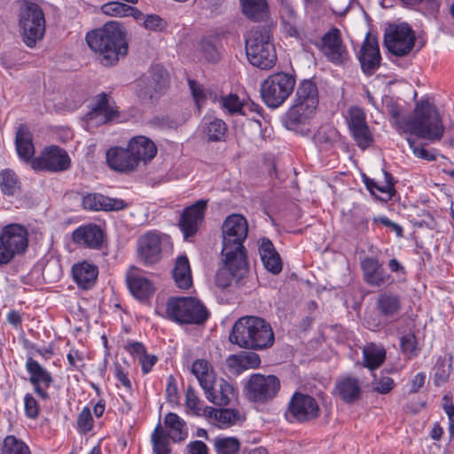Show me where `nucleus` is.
Segmentation results:
<instances>
[{
	"mask_svg": "<svg viewBox=\"0 0 454 454\" xmlns=\"http://www.w3.org/2000/svg\"><path fill=\"white\" fill-rule=\"evenodd\" d=\"M168 317L181 325H200L208 317L204 304L192 297H172L167 302Z\"/></svg>",
	"mask_w": 454,
	"mask_h": 454,
	"instance_id": "0eeeda50",
	"label": "nucleus"
},
{
	"mask_svg": "<svg viewBox=\"0 0 454 454\" xmlns=\"http://www.w3.org/2000/svg\"><path fill=\"white\" fill-rule=\"evenodd\" d=\"M169 436L160 425L156 427L152 434V442L155 454H169Z\"/></svg>",
	"mask_w": 454,
	"mask_h": 454,
	"instance_id": "a18cd8bd",
	"label": "nucleus"
},
{
	"mask_svg": "<svg viewBox=\"0 0 454 454\" xmlns=\"http://www.w3.org/2000/svg\"><path fill=\"white\" fill-rule=\"evenodd\" d=\"M280 388L279 380L274 375L254 373L250 376L246 391L249 400L266 403L273 399Z\"/></svg>",
	"mask_w": 454,
	"mask_h": 454,
	"instance_id": "ddd939ff",
	"label": "nucleus"
},
{
	"mask_svg": "<svg viewBox=\"0 0 454 454\" xmlns=\"http://www.w3.org/2000/svg\"><path fill=\"white\" fill-rule=\"evenodd\" d=\"M200 51L207 61H216L219 58L217 49L210 40L204 39L200 42Z\"/></svg>",
	"mask_w": 454,
	"mask_h": 454,
	"instance_id": "5fc2aeb1",
	"label": "nucleus"
},
{
	"mask_svg": "<svg viewBox=\"0 0 454 454\" xmlns=\"http://www.w3.org/2000/svg\"><path fill=\"white\" fill-rule=\"evenodd\" d=\"M207 203V200H199L184 209L180 215L178 225L184 239L193 237L198 232L204 222Z\"/></svg>",
	"mask_w": 454,
	"mask_h": 454,
	"instance_id": "2eb2a0df",
	"label": "nucleus"
},
{
	"mask_svg": "<svg viewBox=\"0 0 454 454\" xmlns=\"http://www.w3.org/2000/svg\"><path fill=\"white\" fill-rule=\"evenodd\" d=\"M394 386L395 382L392 378L383 376L374 383L373 389L380 394H387L394 388Z\"/></svg>",
	"mask_w": 454,
	"mask_h": 454,
	"instance_id": "052dcab7",
	"label": "nucleus"
},
{
	"mask_svg": "<svg viewBox=\"0 0 454 454\" xmlns=\"http://www.w3.org/2000/svg\"><path fill=\"white\" fill-rule=\"evenodd\" d=\"M104 239L102 230L96 224L80 226L73 232V241L80 246L98 248Z\"/></svg>",
	"mask_w": 454,
	"mask_h": 454,
	"instance_id": "bb28decb",
	"label": "nucleus"
},
{
	"mask_svg": "<svg viewBox=\"0 0 454 454\" xmlns=\"http://www.w3.org/2000/svg\"><path fill=\"white\" fill-rule=\"evenodd\" d=\"M128 147L137 163L140 161L146 163L153 159L157 153L155 144L145 136L132 137L129 142Z\"/></svg>",
	"mask_w": 454,
	"mask_h": 454,
	"instance_id": "c85d7f7f",
	"label": "nucleus"
},
{
	"mask_svg": "<svg viewBox=\"0 0 454 454\" xmlns=\"http://www.w3.org/2000/svg\"><path fill=\"white\" fill-rule=\"evenodd\" d=\"M25 411L28 418L35 419L39 412L38 403L30 394H27L24 397Z\"/></svg>",
	"mask_w": 454,
	"mask_h": 454,
	"instance_id": "e2e57ef3",
	"label": "nucleus"
},
{
	"mask_svg": "<svg viewBox=\"0 0 454 454\" xmlns=\"http://www.w3.org/2000/svg\"><path fill=\"white\" fill-rule=\"evenodd\" d=\"M401 348L405 356L409 358L418 354L417 340L413 333H407L401 339Z\"/></svg>",
	"mask_w": 454,
	"mask_h": 454,
	"instance_id": "3c124183",
	"label": "nucleus"
},
{
	"mask_svg": "<svg viewBox=\"0 0 454 454\" xmlns=\"http://www.w3.org/2000/svg\"><path fill=\"white\" fill-rule=\"evenodd\" d=\"M127 284L131 294L137 299L149 297L154 291L151 281L141 275L139 270L131 267L127 273Z\"/></svg>",
	"mask_w": 454,
	"mask_h": 454,
	"instance_id": "cd10ccee",
	"label": "nucleus"
},
{
	"mask_svg": "<svg viewBox=\"0 0 454 454\" xmlns=\"http://www.w3.org/2000/svg\"><path fill=\"white\" fill-rule=\"evenodd\" d=\"M20 188L21 183L13 170L5 168L0 172V190L4 195L16 196Z\"/></svg>",
	"mask_w": 454,
	"mask_h": 454,
	"instance_id": "79ce46f5",
	"label": "nucleus"
},
{
	"mask_svg": "<svg viewBox=\"0 0 454 454\" xmlns=\"http://www.w3.org/2000/svg\"><path fill=\"white\" fill-rule=\"evenodd\" d=\"M94 420L90 408L84 407L79 413L77 418V425L79 430L86 434L93 428Z\"/></svg>",
	"mask_w": 454,
	"mask_h": 454,
	"instance_id": "603ef678",
	"label": "nucleus"
},
{
	"mask_svg": "<svg viewBox=\"0 0 454 454\" xmlns=\"http://www.w3.org/2000/svg\"><path fill=\"white\" fill-rule=\"evenodd\" d=\"M31 167L35 171L64 172L71 167V158L65 149L58 145H49L31 160Z\"/></svg>",
	"mask_w": 454,
	"mask_h": 454,
	"instance_id": "9d476101",
	"label": "nucleus"
},
{
	"mask_svg": "<svg viewBox=\"0 0 454 454\" xmlns=\"http://www.w3.org/2000/svg\"><path fill=\"white\" fill-rule=\"evenodd\" d=\"M414 43V32L406 23L390 24L385 29V46L396 56L407 55L412 50Z\"/></svg>",
	"mask_w": 454,
	"mask_h": 454,
	"instance_id": "9b49d317",
	"label": "nucleus"
},
{
	"mask_svg": "<svg viewBox=\"0 0 454 454\" xmlns=\"http://www.w3.org/2000/svg\"><path fill=\"white\" fill-rule=\"evenodd\" d=\"M188 82H189V87L192 91V95L193 97L195 104H196L198 109H200L206 99L205 91L201 88V86L200 84H198L195 81L189 80Z\"/></svg>",
	"mask_w": 454,
	"mask_h": 454,
	"instance_id": "bf43d9fd",
	"label": "nucleus"
},
{
	"mask_svg": "<svg viewBox=\"0 0 454 454\" xmlns=\"http://www.w3.org/2000/svg\"><path fill=\"white\" fill-rule=\"evenodd\" d=\"M319 415L320 408L313 396L295 392L289 400L286 416L290 421L307 422Z\"/></svg>",
	"mask_w": 454,
	"mask_h": 454,
	"instance_id": "4468645a",
	"label": "nucleus"
},
{
	"mask_svg": "<svg viewBox=\"0 0 454 454\" xmlns=\"http://www.w3.org/2000/svg\"><path fill=\"white\" fill-rule=\"evenodd\" d=\"M202 132L207 136L208 141H223L227 132V125L219 118L204 117Z\"/></svg>",
	"mask_w": 454,
	"mask_h": 454,
	"instance_id": "58836bf2",
	"label": "nucleus"
},
{
	"mask_svg": "<svg viewBox=\"0 0 454 454\" xmlns=\"http://www.w3.org/2000/svg\"><path fill=\"white\" fill-rule=\"evenodd\" d=\"M19 25L25 44L34 47L43 39L45 32L44 15L41 8L34 3L27 2L20 11Z\"/></svg>",
	"mask_w": 454,
	"mask_h": 454,
	"instance_id": "6e6552de",
	"label": "nucleus"
},
{
	"mask_svg": "<svg viewBox=\"0 0 454 454\" xmlns=\"http://www.w3.org/2000/svg\"><path fill=\"white\" fill-rule=\"evenodd\" d=\"M386 359V350L381 345L369 343L363 348V365L370 370L381 366Z\"/></svg>",
	"mask_w": 454,
	"mask_h": 454,
	"instance_id": "4c0bfd02",
	"label": "nucleus"
},
{
	"mask_svg": "<svg viewBox=\"0 0 454 454\" xmlns=\"http://www.w3.org/2000/svg\"><path fill=\"white\" fill-rule=\"evenodd\" d=\"M186 454H208V449L203 442L193 441L187 445Z\"/></svg>",
	"mask_w": 454,
	"mask_h": 454,
	"instance_id": "774afa93",
	"label": "nucleus"
},
{
	"mask_svg": "<svg viewBox=\"0 0 454 454\" xmlns=\"http://www.w3.org/2000/svg\"><path fill=\"white\" fill-rule=\"evenodd\" d=\"M173 278L181 289H188L192 284L189 260L186 255L178 256L173 269Z\"/></svg>",
	"mask_w": 454,
	"mask_h": 454,
	"instance_id": "e433bc0d",
	"label": "nucleus"
},
{
	"mask_svg": "<svg viewBox=\"0 0 454 454\" xmlns=\"http://www.w3.org/2000/svg\"><path fill=\"white\" fill-rule=\"evenodd\" d=\"M26 369L29 373V381L34 386L35 392L43 400L49 398L46 391L53 382L51 374L32 357H27Z\"/></svg>",
	"mask_w": 454,
	"mask_h": 454,
	"instance_id": "412c9836",
	"label": "nucleus"
},
{
	"mask_svg": "<svg viewBox=\"0 0 454 454\" xmlns=\"http://www.w3.org/2000/svg\"><path fill=\"white\" fill-rule=\"evenodd\" d=\"M119 117V111L115 103L110 101L106 93L96 97L95 104L86 114L87 121L94 125H101L113 121Z\"/></svg>",
	"mask_w": 454,
	"mask_h": 454,
	"instance_id": "a211bd4d",
	"label": "nucleus"
},
{
	"mask_svg": "<svg viewBox=\"0 0 454 454\" xmlns=\"http://www.w3.org/2000/svg\"><path fill=\"white\" fill-rule=\"evenodd\" d=\"M124 348L137 359H139L146 352L145 346L139 341H129Z\"/></svg>",
	"mask_w": 454,
	"mask_h": 454,
	"instance_id": "69168bd1",
	"label": "nucleus"
},
{
	"mask_svg": "<svg viewBox=\"0 0 454 454\" xmlns=\"http://www.w3.org/2000/svg\"><path fill=\"white\" fill-rule=\"evenodd\" d=\"M0 239L15 257L23 254L28 246L27 230L19 223L6 225L0 234Z\"/></svg>",
	"mask_w": 454,
	"mask_h": 454,
	"instance_id": "6ab92c4d",
	"label": "nucleus"
},
{
	"mask_svg": "<svg viewBox=\"0 0 454 454\" xmlns=\"http://www.w3.org/2000/svg\"><path fill=\"white\" fill-rule=\"evenodd\" d=\"M226 364L229 367V369H231L235 373H240L243 371H245L241 352H239V354L231 355L226 359Z\"/></svg>",
	"mask_w": 454,
	"mask_h": 454,
	"instance_id": "680f3d73",
	"label": "nucleus"
},
{
	"mask_svg": "<svg viewBox=\"0 0 454 454\" xmlns=\"http://www.w3.org/2000/svg\"><path fill=\"white\" fill-rule=\"evenodd\" d=\"M279 13L284 32L291 37L298 36L297 15L289 0H280Z\"/></svg>",
	"mask_w": 454,
	"mask_h": 454,
	"instance_id": "f704fd0d",
	"label": "nucleus"
},
{
	"mask_svg": "<svg viewBox=\"0 0 454 454\" xmlns=\"http://www.w3.org/2000/svg\"><path fill=\"white\" fill-rule=\"evenodd\" d=\"M335 390L340 398L347 403L357 401L361 395L359 381L352 377H346L340 380L336 385Z\"/></svg>",
	"mask_w": 454,
	"mask_h": 454,
	"instance_id": "72a5a7b5",
	"label": "nucleus"
},
{
	"mask_svg": "<svg viewBox=\"0 0 454 454\" xmlns=\"http://www.w3.org/2000/svg\"><path fill=\"white\" fill-rule=\"evenodd\" d=\"M0 454H31L28 446L13 435L4 438Z\"/></svg>",
	"mask_w": 454,
	"mask_h": 454,
	"instance_id": "49530a36",
	"label": "nucleus"
},
{
	"mask_svg": "<svg viewBox=\"0 0 454 454\" xmlns=\"http://www.w3.org/2000/svg\"><path fill=\"white\" fill-rule=\"evenodd\" d=\"M168 236L157 231H148L139 237L137 251L145 263H153L160 258L161 246L168 241Z\"/></svg>",
	"mask_w": 454,
	"mask_h": 454,
	"instance_id": "f3484780",
	"label": "nucleus"
},
{
	"mask_svg": "<svg viewBox=\"0 0 454 454\" xmlns=\"http://www.w3.org/2000/svg\"><path fill=\"white\" fill-rule=\"evenodd\" d=\"M106 161L112 169L123 173L135 170L138 165L129 147L116 146L108 149Z\"/></svg>",
	"mask_w": 454,
	"mask_h": 454,
	"instance_id": "393cba45",
	"label": "nucleus"
},
{
	"mask_svg": "<svg viewBox=\"0 0 454 454\" xmlns=\"http://www.w3.org/2000/svg\"><path fill=\"white\" fill-rule=\"evenodd\" d=\"M272 31L270 26L253 28L246 39V53L248 61L261 69L271 68L277 60L272 43Z\"/></svg>",
	"mask_w": 454,
	"mask_h": 454,
	"instance_id": "39448f33",
	"label": "nucleus"
},
{
	"mask_svg": "<svg viewBox=\"0 0 454 454\" xmlns=\"http://www.w3.org/2000/svg\"><path fill=\"white\" fill-rule=\"evenodd\" d=\"M221 106L223 109L227 110L231 114H246L247 108L252 110V106L242 104L237 95L231 94L221 98Z\"/></svg>",
	"mask_w": 454,
	"mask_h": 454,
	"instance_id": "09e8293b",
	"label": "nucleus"
},
{
	"mask_svg": "<svg viewBox=\"0 0 454 454\" xmlns=\"http://www.w3.org/2000/svg\"><path fill=\"white\" fill-rule=\"evenodd\" d=\"M361 67L364 74L371 75L380 64V53L378 40L375 36L367 34L358 56Z\"/></svg>",
	"mask_w": 454,
	"mask_h": 454,
	"instance_id": "4be33fe9",
	"label": "nucleus"
},
{
	"mask_svg": "<svg viewBox=\"0 0 454 454\" xmlns=\"http://www.w3.org/2000/svg\"><path fill=\"white\" fill-rule=\"evenodd\" d=\"M259 243V254L264 268L274 275L278 274L282 270V261L274 245L267 238L261 239Z\"/></svg>",
	"mask_w": 454,
	"mask_h": 454,
	"instance_id": "c756f323",
	"label": "nucleus"
},
{
	"mask_svg": "<svg viewBox=\"0 0 454 454\" xmlns=\"http://www.w3.org/2000/svg\"><path fill=\"white\" fill-rule=\"evenodd\" d=\"M383 174L385 177V184L381 186H377V191L384 193L387 196L386 200H391L395 193L394 179L390 173L383 171Z\"/></svg>",
	"mask_w": 454,
	"mask_h": 454,
	"instance_id": "4d7b16f0",
	"label": "nucleus"
},
{
	"mask_svg": "<svg viewBox=\"0 0 454 454\" xmlns=\"http://www.w3.org/2000/svg\"><path fill=\"white\" fill-rule=\"evenodd\" d=\"M129 367L126 361H123V364H120L119 362H116L114 364V376L117 379V380L127 389L130 390L132 387L131 382L129 379L128 378V371L127 368Z\"/></svg>",
	"mask_w": 454,
	"mask_h": 454,
	"instance_id": "864d4df0",
	"label": "nucleus"
},
{
	"mask_svg": "<svg viewBox=\"0 0 454 454\" xmlns=\"http://www.w3.org/2000/svg\"><path fill=\"white\" fill-rule=\"evenodd\" d=\"M168 74L160 66L152 67L149 74L139 81L138 97L144 103H153L167 90Z\"/></svg>",
	"mask_w": 454,
	"mask_h": 454,
	"instance_id": "f8f14e48",
	"label": "nucleus"
},
{
	"mask_svg": "<svg viewBox=\"0 0 454 454\" xmlns=\"http://www.w3.org/2000/svg\"><path fill=\"white\" fill-rule=\"evenodd\" d=\"M164 424L167 429L166 434L173 442H182L187 437L188 432L185 422L176 413H168Z\"/></svg>",
	"mask_w": 454,
	"mask_h": 454,
	"instance_id": "ea45409f",
	"label": "nucleus"
},
{
	"mask_svg": "<svg viewBox=\"0 0 454 454\" xmlns=\"http://www.w3.org/2000/svg\"><path fill=\"white\" fill-rule=\"evenodd\" d=\"M16 149L19 157L26 162H30L35 158V146L32 142V136L28 129L21 125L16 133Z\"/></svg>",
	"mask_w": 454,
	"mask_h": 454,
	"instance_id": "473e14b6",
	"label": "nucleus"
},
{
	"mask_svg": "<svg viewBox=\"0 0 454 454\" xmlns=\"http://www.w3.org/2000/svg\"><path fill=\"white\" fill-rule=\"evenodd\" d=\"M213 446L217 454H239L240 442L233 436H217L213 440Z\"/></svg>",
	"mask_w": 454,
	"mask_h": 454,
	"instance_id": "37998d69",
	"label": "nucleus"
},
{
	"mask_svg": "<svg viewBox=\"0 0 454 454\" xmlns=\"http://www.w3.org/2000/svg\"><path fill=\"white\" fill-rule=\"evenodd\" d=\"M295 86V78L286 73L270 75L261 86V95L264 103L277 108L291 95Z\"/></svg>",
	"mask_w": 454,
	"mask_h": 454,
	"instance_id": "1a4fd4ad",
	"label": "nucleus"
},
{
	"mask_svg": "<svg viewBox=\"0 0 454 454\" xmlns=\"http://www.w3.org/2000/svg\"><path fill=\"white\" fill-rule=\"evenodd\" d=\"M229 340L239 348L262 350L274 343V333L263 318L247 316L239 318L232 326Z\"/></svg>",
	"mask_w": 454,
	"mask_h": 454,
	"instance_id": "20e7f679",
	"label": "nucleus"
},
{
	"mask_svg": "<svg viewBox=\"0 0 454 454\" xmlns=\"http://www.w3.org/2000/svg\"><path fill=\"white\" fill-rule=\"evenodd\" d=\"M98 270L97 266L82 262L76 263L72 268V275L79 288L88 290L96 283Z\"/></svg>",
	"mask_w": 454,
	"mask_h": 454,
	"instance_id": "7c9ffc66",
	"label": "nucleus"
},
{
	"mask_svg": "<svg viewBox=\"0 0 454 454\" xmlns=\"http://www.w3.org/2000/svg\"><path fill=\"white\" fill-rule=\"evenodd\" d=\"M101 10L104 14L116 17L129 16V14H133V12L140 13L137 8L121 2H109L105 4L102 5Z\"/></svg>",
	"mask_w": 454,
	"mask_h": 454,
	"instance_id": "de8ad7c7",
	"label": "nucleus"
},
{
	"mask_svg": "<svg viewBox=\"0 0 454 454\" xmlns=\"http://www.w3.org/2000/svg\"><path fill=\"white\" fill-rule=\"evenodd\" d=\"M248 234V223L240 214H231L222 226V255L230 274L241 278L247 272L248 263L244 242Z\"/></svg>",
	"mask_w": 454,
	"mask_h": 454,
	"instance_id": "f257e3e1",
	"label": "nucleus"
},
{
	"mask_svg": "<svg viewBox=\"0 0 454 454\" xmlns=\"http://www.w3.org/2000/svg\"><path fill=\"white\" fill-rule=\"evenodd\" d=\"M387 111L395 126L403 133L432 142L440 140L443 136L442 118L435 106L428 100L420 99L416 103L412 117L401 118L400 108L395 104L388 105Z\"/></svg>",
	"mask_w": 454,
	"mask_h": 454,
	"instance_id": "f03ea898",
	"label": "nucleus"
},
{
	"mask_svg": "<svg viewBox=\"0 0 454 454\" xmlns=\"http://www.w3.org/2000/svg\"><path fill=\"white\" fill-rule=\"evenodd\" d=\"M348 128L356 145L365 149L372 141V134L365 121V114L361 108L352 107L349 112Z\"/></svg>",
	"mask_w": 454,
	"mask_h": 454,
	"instance_id": "aec40b11",
	"label": "nucleus"
},
{
	"mask_svg": "<svg viewBox=\"0 0 454 454\" xmlns=\"http://www.w3.org/2000/svg\"><path fill=\"white\" fill-rule=\"evenodd\" d=\"M191 372L197 379L200 387L205 391L217 380L212 364L205 359H196L191 366Z\"/></svg>",
	"mask_w": 454,
	"mask_h": 454,
	"instance_id": "2f4dec72",
	"label": "nucleus"
},
{
	"mask_svg": "<svg viewBox=\"0 0 454 454\" xmlns=\"http://www.w3.org/2000/svg\"><path fill=\"white\" fill-rule=\"evenodd\" d=\"M185 404L189 410L193 411L196 413L201 410L200 400L196 390L192 387H189L186 390Z\"/></svg>",
	"mask_w": 454,
	"mask_h": 454,
	"instance_id": "6e6d98bb",
	"label": "nucleus"
},
{
	"mask_svg": "<svg viewBox=\"0 0 454 454\" xmlns=\"http://www.w3.org/2000/svg\"><path fill=\"white\" fill-rule=\"evenodd\" d=\"M165 23L163 20L158 15H148L144 20V26L150 30L161 29Z\"/></svg>",
	"mask_w": 454,
	"mask_h": 454,
	"instance_id": "338daca9",
	"label": "nucleus"
},
{
	"mask_svg": "<svg viewBox=\"0 0 454 454\" xmlns=\"http://www.w3.org/2000/svg\"><path fill=\"white\" fill-rule=\"evenodd\" d=\"M210 416H214L220 427H228L240 419V413L234 409L217 410L210 408Z\"/></svg>",
	"mask_w": 454,
	"mask_h": 454,
	"instance_id": "c03bdc74",
	"label": "nucleus"
},
{
	"mask_svg": "<svg viewBox=\"0 0 454 454\" xmlns=\"http://www.w3.org/2000/svg\"><path fill=\"white\" fill-rule=\"evenodd\" d=\"M377 308L384 317H395L398 316L402 309L401 298L395 294L382 293L378 297Z\"/></svg>",
	"mask_w": 454,
	"mask_h": 454,
	"instance_id": "c9c22d12",
	"label": "nucleus"
},
{
	"mask_svg": "<svg viewBox=\"0 0 454 454\" xmlns=\"http://www.w3.org/2000/svg\"><path fill=\"white\" fill-rule=\"evenodd\" d=\"M204 395L213 404L226 406L237 399L238 392L231 383L221 378L216 380L213 386L208 387Z\"/></svg>",
	"mask_w": 454,
	"mask_h": 454,
	"instance_id": "5701e85b",
	"label": "nucleus"
},
{
	"mask_svg": "<svg viewBox=\"0 0 454 454\" xmlns=\"http://www.w3.org/2000/svg\"><path fill=\"white\" fill-rule=\"evenodd\" d=\"M319 49L324 56L335 65H341L348 59V52L337 28H332L323 35Z\"/></svg>",
	"mask_w": 454,
	"mask_h": 454,
	"instance_id": "dca6fc26",
	"label": "nucleus"
},
{
	"mask_svg": "<svg viewBox=\"0 0 454 454\" xmlns=\"http://www.w3.org/2000/svg\"><path fill=\"white\" fill-rule=\"evenodd\" d=\"M82 205L85 209L93 211H118L128 207L121 199L110 198L100 193H90L83 197Z\"/></svg>",
	"mask_w": 454,
	"mask_h": 454,
	"instance_id": "a878e982",
	"label": "nucleus"
},
{
	"mask_svg": "<svg viewBox=\"0 0 454 454\" xmlns=\"http://www.w3.org/2000/svg\"><path fill=\"white\" fill-rule=\"evenodd\" d=\"M407 142L416 157L427 160H434L435 159L433 153L427 151L424 146L417 145L414 139L407 137Z\"/></svg>",
	"mask_w": 454,
	"mask_h": 454,
	"instance_id": "13d9d810",
	"label": "nucleus"
},
{
	"mask_svg": "<svg viewBox=\"0 0 454 454\" xmlns=\"http://www.w3.org/2000/svg\"><path fill=\"white\" fill-rule=\"evenodd\" d=\"M244 15L254 21L264 20L269 14L266 0H240Z\"/></svg>",
	"mask_w": 454,
	"mask_h": 454,
	"instance_id": "a19ab883",
	"label": "nucleus"
},
{
	"mask_svg": "<svg viewBox=\"0 0 454 454\" xmlns=\"http://www.w3.org/2000/svg\"><path fill=\"white\" fill-rule=\"evenodd\" d=\"M86 42L89 47L97 54L100 64L112 67L118 63L120 58L128 53L126 35L121 25L111 21L101 28L88 32Z\"/></svg>",
	"mask_w": 454,
	"mask_h": 454,
	"instance_id": "7ed1b4c3",
	"label": "nucleus"
},
{
	"mask_svg": "<svg viewBox=\"0 0 454 454\" xmlns=\"http://www.w3.org/2000/svg\"><path fill=\"white\" fill-rule=\"evenodd\" d=\"M318 105V90L316 83L310 80L302 81L295 92L294 103L286 114L288 129L304 124L316 114Z\"/></svg>",
	"mask_w": 454,
	"mask_h": 454,
	"instance_id": "423d86ee",
	"label": "nucleus"
},
{
	"mask_svg": "<svg viewBox=\"0 0 454 454\" xmlns=\"http://www.w3.org/2000/svg\"><path fill=\"white\" fill-rule=\"evenodd\" d=\"M245 371L258 368L261 364V358L254 352L241 351Z\"/></svg>",
	"mask_w": 454,
	"mask_h": 454,
	"instance_id": "0e129e2a",
	"label": "nucleus"
},
{
	"mask_svg": "<svg viewBox=\"0 0 454 454\" xmlns=\"http://www.w3.org/2000/svg\"><path fill=\"white\" fill-rule=\"evenodd\" d=\"M450 374V364L445 360H438L434 367V383L440 386L445 383Z\"/></svg>",
	"mask_w": 454,
	"mask_h": 454,
	"instance_id": "8fccbe9b",
	"label": "nucleus"
},
{
	"mask_svg": "<svg viewBox=\"0 0 454 454\" xmlns=\"http://www.w3.org/2000/svg\"><path fill=\"white\" fill-rule=\"evenodd\" d=\"M363 278L371 286H381L390 282L388 275L382 264L374 257H365L361 261Z\"/></svg>",
	"mask_w": 454,
	"mask_h": 454,
	"instance_id": "b1692460",
	"label": "nucleus"
}]
</instances>
